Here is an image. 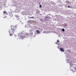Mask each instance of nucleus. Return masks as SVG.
<instances>
[{"mask_svg":"<svg viewBox=\"0 0 76 76\" xmlns=\"http://www.w3.org/2000/svg\"><path fill=\"white\" fill-rule=\"evenodd\" d=\"M11 29L9 30V32L10 33V35L12 36L14 32H16V29L18 26H11Z\"/></svg>","mask_w":76,"mask_h":76,"instance_id":"nucleus-1","label":"nucleus"},{"mask_svg":"<svg viewBox=\"0 0 76 76\" xmlns=\"http://www.w3.org/2000/svg\"><path fill=\"white\" fill-rule=\"evenodd\" d=\"M20 34L21 35L20 36V37L21 38V39H23V38H25V32H24V31H22L20 33Z\"/></svg>","mask_w":76,"mask_h":76,"instance_id":"nucleus-2","label":"nucleus"},{"mask_svg":"<svg viewBox=\"0 0 76 76\" xmlns=\"http://www.w3.org/2000/svg\"><path fill=\"white\" fill-rule=\"evenodd\" d=\"M24 37L25 38H28L29 37V34L25 33Z\"/></svg>","mask_w":76,"mask_h":76,"instance_id":"nucleus-3","label":"nucleus"},{"mask_svg":"<svg viewBox=\"0 0 76 76\" xmlns=\"http://www.w3.org/2000/svg\"><path fill=\"white\" fill-rule=\"evenodd\" d=\"M60 50L61 51H62V52H64V50L63 49V48H60Z\"/></svg>","mask_w":76,"mask_h":76,"instance_id":"nucleus-4","label":"nucleus"},{"mask_svg":"<svg viewBox=\"0 0 76 76\" xmlns=\"http://www.w3.org/2000/svg\"><path fill=\"white\" fill-rule=\"evenodd\" d=\"M3 13L4 14H6V15H8V13H7V12L6 11H3Z\"/></svg>","mask_w":76,"mask_h":76,"instance_id":"nucleus-5","label":"nucleus"},{"mask_svg":"<svg viewBox=\"0 0 76 76\" xmlns=\"http://www.w3.org/2000/svg\"><path fill=\"white\" fill-rule=\"evenodd\" d=\"M37 33H39H39H40V31H39L38 30H37Z\"/></svg>","mask_w":76,"mask_h":76,"instance_id":"nucleus-6","label":"nucleus"},{"mask_svg":"<svg viewBox=\"0 0 76 76\" xmlns=\"http://www.w3.org/2000/svg\"><path fill=\"white\" fill-rule=\"evenodd\" d=\"M30 35H31L32 36V35L33 34V32L30 33Z\"/></svg>","mask_w":76,"mask_h":76,"instance_id":"nucleus-7","label":"nucleus"},{"mask_svg":"<svg viewBox=\"0 0 76 76\" xmlns=\"http://www.w3.org/2000/svg\"><path fill=\"white\" fill-rule=\"evenodd\" d=\"M67 7H68L69 8H70H70H72V7H70L69 6H68Z\"/></svg>","mask_w":76,"mask_h":76,"instance_id":"nucleus-8","label":"nucleus"},{"mask_svg":"<svg viewBox=\"0 0 76 76\" xmlns=\"http://www.w3.org/2000/svg\"><path fill=\"white\" fill-rule=\"evenodd\" d=\"M62 31H63V32H64V28L62 29Z\"/></svg>","mask_w":76,"mask_h":76,"instance_id":"nucleus-9","label":"nucleus"},{"mask_svg":"<svg viewBox=\"0 0 76 76\" xmlns=\"http://www.w3.org/2000/svg\"><path fill=\"white\" fill-rule=\"evenodd\" d=\"M39 7L40 8H41L42 7V5L41 4L40 5Z\"/></svg>","mask_w":76,"mask_h":76,"instance_id":"nucleus-10","label":"nucleus"},{"mask_svg":"<svg viewBox=\"0 0 76 76\" xmlns=\"http://www.w3.org/2000/svg\"><path fill=\"white\" fill-rule=\"evenodd\" d=\"M29 18L30 19H31V18H32L33 19H34V17H30Z\"/></svg>","mask_w":76,"mask_h":76,"instance_id":"nucleus-11","label":"nucleus"},{"mask_svg":"<svg viewBox=\"0 0 76 76\" xmlns=\"http://www.w3.org/2000/svg\"><path fill=\"white\" fill-rule=\"evenodd\" d=\"M56 44H59L58 43V42H56Z\"/></svg>","mask_w":76,"mask_h":76,"instance_id":"nucleus-12","label":"nucleus"},{"mask_svg":"<svg viewBox=\"0 0 76 76\" xmlns=\"http://www.w3.org/2000/svg\"><path fill=\"white\" fill-rule=\"evenodd\" d=\"M57 42H58L59 43H60V42H59V41H58V40H57Z\"/></svg>","mask_w":76,"mask_h":76,"instance_id":"nucleus-13","label":"nucleus"},{"mask_svg":"<svg viewBox=\"0 0 76 76\" xmlns=\"http://www.w3.org/2000/svg\"><path fill=\"white\" fill-rule=\"evenodd\" d=\"M48 18V17H46V18Z\"/></svg>","mask_w":76,"mask_h":76,"instance_id":"nucleus-14","label":"nucleus"},{"mask_svg":"<svg viewBox=\"0 0 76 76\" xmlns=\"http://www.w3.org/2000/svg\"><path fill=\"white\" fill-rule=\"evenodd\" d=\"M39 4H40V3H39Z\"/></svg>","mask_w":76,"mask_h":76,"instance_id":"nucleus-15","label":"nucleus"}]
</instances>
